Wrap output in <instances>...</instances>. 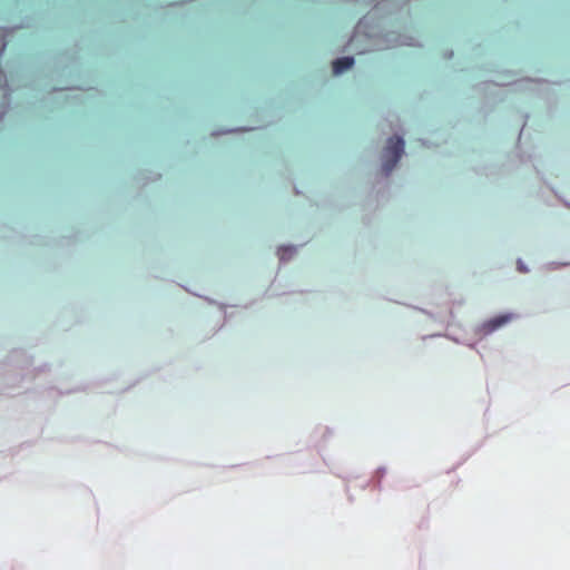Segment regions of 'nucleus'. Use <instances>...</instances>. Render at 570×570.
Here are the masks:
<instances>
[{
    "label": "nucleus",
    "mask_w": 570,
    "mask_h": 570,
    "mask_svg": "<svg viewBox=\"0 0 570 570\" xmlns=\"http://www.w3.org/2000/svg\"><path fill=\"white\" fill-rule=\"evenodd\" d=\"M513 318L514 314L512 313L498 315L476 326L474 333L480 336V340H482L483 337H487L488 335L509 324Z\"/></svg>",
    "instance_id": "f03ea898"
},
{
    "label": "nucleus",
    "mask_w": 570,
    "mask_h": 570,
    "mask_svg": "<svg viewBox=\"0 0 570 570\" xmlns=\"http://www.w3.org/2000/svg\"><path fill=\"white\" fill-rule=\"evenodd\" d=\"M384 45L380 46V49H390L397 46H417L419 41L411 36H400L395 32H389L384 36Z\"/></svg>",
    "instance_id": "7ed1b4c3"
},
{
    "label": "nucleus",
    "mask_w": 570,
    "mask_h": 570,
    "mask_svg": "<svg viewBox=\"0 0 570 570\" xmlns=\"http://www.w3.org/2000/svg\"><path fill=\"white\" fill-rule=\"evenodd\" d=\"M420 311L424 314H426L429 317L434 318V315L431 312H428L425 309L420 308Z\"/></svg>",
    "instance_id": "f8f14e48"
},
{
    "label": "nucleus",
    "mask_w": 570,
    "mask_h": 570,
    "mask_svg": "<svg viewBox=\"0 0 570 570\" xmlns=\"http://www.w3.org/2000/svg\"><path fill=\"white\" fill-rule=\"evenodd\" d=\"M204 299L209 303V304H213V305H217L219 306L220 309H225V305L222 304V303H217L216 301L209 298V297H204Z\"/></svg>",
    "instance_id": "9d476101"
},
{
    "label": "nucleus",
    "mask_w": 570,
    "mask_h": 570,
    "mask_svg": "<svg viewBox=\"0 0 570 570\" xmlns=\"http://www.w3.org/2000/svg\"><path fill=\"white\" fill-rule=\"evenodd\" d=\"M446 337H449L450 340H452L453 342L455 343H462L460 340H458L456 337L454 336H450V335H445Z\"/></svg>",
    "instance_id": "ddd939ff"
},
{
    "label": "nucleus",
    "mask_w": 570,
    "mask_h": 570,
    "mask_svg": "<svg viewBox=\"0 0 570 570\" xmlns=\"http://www.w3.org/2000/svg\"><path fill=\"white\" fill-rule=\"evenodd\" d=\"M518 268L521 273H528L529 272V268L527 267V265L521 261V259H518Z\"/></svg>",
    "instance_id": "1a4fd4ad"
},
{
    "label": "nucleus",
    "mask_w": 570,
    "mask_h": 570,
    "mask_svg": "<svg viewBox=\"0 0 570 570\" xmlns=\"http://www.w3.org/2000/svg\"><path fill=\"white\" fill-rule=\"evenodd\" d=\"M297 253V247L294 245H283L277 248V256L281 263L291 261Z\"/></svg>",
    "instance_id": "39448f33"
},
{
    "label": "nucleus",
    "mask_w": 570,
    "mask_h": 570,
    "mask_svg": "<svg viewBox=\"0 0 570 570\" xmlns=\"http://www.w3.org/2000/svg\"><path fill=\"white\" fill-rule=\"evenodd\" d=\"M570 265V262H549L544 268L549 272L558 271Z\"/></svg>",
    "instance_id": "423d86ee"
},
{
    "label": "nucleus",
    "mask_w": 570,
    "mask_h": 570,
    "mask_svg": "<svg viewBox=\"0 0 570 570\" xmlns=\"http://www.w3.org/2000/svg\"><path fill=\"white\" fill-rule=\"evenodd\" d=\"M354 65V58L352 56H346L342 58H337L333 61V73L338 76L351 69Z\"/></svg>",
    "instance_id": "20e7f679"
},
{
    "label": "nucleus",
    "mask_w": 570,
    "mask_h": 570,
    "mask_svg": "<svg viewBox=\"0 0 570 570\" xmlns=\"http://www.w3.org/2000/svg\"><path fill=\"white\" fill-rule=\"evenodd\" d=\"M538 82L537 81H533V80H525V81H522V82H519V83H515L514 86L518 88V89H529V90H534L537 87H538Z\"/></svg>",
    "instance_id": "0eeeda50"
},
{
    "label": "nucleus",
    "mask_w": 570,
    "mask_h": 570,
    "mask_svg": "<svg viewBox=\"0 0 570 570\" xmlns=\"http://www.w3.org/2000/svg\"><path fill=\"white\" fill-rule=\"evenodd\" d=\"M466 346H469L470 348H474L475 347V343H471V342H466L464 343Z\"/></svg>",
    "instance_id": "4468645a"
},
{
    "label": "nucleus",
    "mask_w": 570,
    "mask_h": 570,
    "mask_svg": "<svg viewBox=\"0 0 570 570\" xmlns=\"http://www.w3.org/2000/svg\"><path fill=\"white\" fill-rule=\"evenodd\" d=\"M6 42L3 41L2 33L0 32V53L4 50Z\"/></svg>",
    "instance_id": "9b49d317"
},
{
    "label": "nucleus",
    "mask_w": 570,
    "mask_h": 570,
    "mask_svg": "<svg viewBox=\"0 0 570 570\" xmlns=\"http://www.w3.org/2000/svg\"><path fill=\"white\" fill-rule=\"evenodd\" d=\"M404 153L405 141L401 136L395 135L386 139L381 155V168L385 177L392 174Z\"/></svg>",
    "instance_id": "f257e3e1"
},
{
    "label": "nucleus",
    "mask_w": 570,
    "mask_h": 570,
    "mask_svg": "<svg viewBox=\"0 0 570 570\" xmlns=\"http://www.w3.org/2000/svg\"><path fill=\"white\" fill-rule=\"evenodd\" d=\"M386 474V468L384 466H380L377 470H376V475H377V482H376V489L377 490H381V482H382V479L385 476Z\"/></svg>",
    "instance_id": "6e6552de"
}]
</instances>
